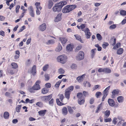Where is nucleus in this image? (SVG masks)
Instances as JSON below:
<instances>
[{
	"label": "nucleus",
	"mask_w": 126,
	"mask_h": 126,
	"mask_svg": "<svg viewBox=\"0 0 126 126\" xmlns=\"http://www.w3.org/2000/svg\"><path fill=\"white\" fill-rule=\"evenodd\" d=\"M29 90L31 93H34L35 92L34 90H35L32 88V87L31 88H30Z\"/></svg>",
	"instance_id": "58"
},
{
	"label": "nucleus",
	"mask_w": 126,
	"mask_h": 126,
	"mask_svg": "<svg viewBox=\"0 0 126 126\" xmlns=\"http://www.w3.org/2000/svg\"><path fill=\"white\" fill-rule=\"evenodd\" d=\"M54 43V42L53 40H49L47 42H46V43L47 45H49L51 44H53Z\"/></svg>",
	"instance_id": "37"
},
{
	"label": "nucleus",
	"mask_w": 126,
	"mask_h": 126,
	"mask_svg": "<svg viewBox=\"0 0 126 126\" xmlns=\"http://www.w3.org/2000/svg\"><path fill=\"white\" fill-rule=\"evenodd\" d=\"M60 41L62 44L64 46L67 41V39L64 37H60L59 38Z\"/></svg>",
	"instance_id": "7"
},
{
	"label": "nucleus",
	"mask_w": 126,
	"mask_h": 126,
	"mask_svg": "<svg viewBox=\"0 0 126 126\" xmlns=\"http://www.w3.org/2000/svg\"><path fill=\"white\" fill-rule=\"evenodd\" d=\"M110 114V110H107L105 111V117L107 118L108 117Z\"/></svg>",
	"instance_id": "29"
},
{
	"label": "nucleus",
	"mask_w": 126,
	"mask_h": 126,
	"mask_svg": "<svg viewBox=\"0 0 126 126\" xmlns=\"http://www.w3.org/2000/svg\"><path fill=\"white\" fill-rule=\"evenodd\" d=\"M5 73H4L3 71H0V77L5 76Z\"/></svg>",
	"instance_id": "57"
},
{
	"label": "nucleus",
	"mask_w": 126,
	"mask_h": 126,
	"mask_svg": "<svg viewBox=\"0 0 126 126\" xmlns=\"http://www.w3.org/2000/svg\"><path fill=\"white\" fill-rule=\"evenodd\" d=\"M117 99L119 103H122L123 101L124 98L122 96H120L117 97Z\"/></svg>",
	"instance_id": "22"
},
{
	"label": "nucleus",
	"mask_w": 126,
	"mask_h": 126,
	"mask_svg": "<svg viewBox=\"0 0 126 126\" xmlns=\"http://www.w3.org/2000/svg\"><path fill=\"white\" fill-rule=\"evenodd\" d=\"M74 36L76 37V39L77 40L79 41L81 43H83V41L82 39H81V37L78 34H77L74 35Z\"/></svg>",
	"instance_id": "16"
},
{
	"label": "nucleus",
	"mask_w": 126,
	"mask_h": 126,
	"mask_svg": "<svg viewBox=\"0 0 126 126\" xmlns=\"http://www.w3.org/2000/svg\"><path fill=\"white\" fill-rule=\"evenodd\" d=\"M56 101L57 104L58 105L61 106L63 105V104L60 101L59 99V98H57L56 99Z\"/></svg>",
	"instance_id": "43"
},
{
	"label": "nucleus",
	"mask_w": 126,
	"mask_h": 126,
	"mask_svg": "<svg viewBox=\"0 0 126 126\" xmlns=\"http://www.w3.org/2000/svg\"><path fill=\"white\" fill-rule=\"evenodd\" d=\"M85 100L83 98L78 99V102L79 104L80 105L83 104Z\"/></svg>",
	"instance_id": "25"
},
{
	"label": "nucleus",
	"mask_w": 126,
	"mask_h": 126,
	"mask_svg": "<svg viewBox=\"0 0 126 126\" xmlns=\"http://www.w3.org/2000/svg\"><path fill=\"white\" fill-rule=\"evenodd\" d=\"M25 28V26H22L18 31V32H22L24 30Z\"/></svg>",
	"instance_id": "53"
},
{
	"label": "nucleus",
	"mask_w": 126,
	"mask_h": 126,
	"mask_svg": "<svg viewBox=\"0 0 126 126\" xmlns=\"http://www.w3.org/2000/svg\"><path fill=\"white\" fill-rule=\"evenodd\" d=\"M71 94V93L69 92V91H67L65 90V96L68 100L70 98V95Z\"/></svg>",
	"instance_id": "17"
},
{
	"label": "nucleus",
	"mask_w": 126,
	"mask_h": 126,
	"mask_svg": "<svg viewBox=\"0 0 126 126\" xmlns=\"http://www.w3.org/2000/svg\"><path fill=\"white\" fill-rule=\"evenodd\" d=\"M46 28V26L45 23H43L40 25L39 27V29L42 31L45 30Z\"/></svg>",
	"instance_id": "8"
},
{
	"label": "nucleus",
	"mask_w": 126,
	"mask_h": 126,
	"mask_svg": "<svg viewBox=\"0 0 126 126\" xmlns=\"http://www.w3.org/2000/svg\"><path fill=\"white\" fill-rule=\"evenodd\" d=\"M94 102V99L93 97L90 98L89 100V103L90 104H93Z\"/></svg>",
	"instance_id": "44"
},
{
	"label": "nucleus",
	"mask_w": 126,
	"mask_h": 126,
	"mask_svg": "<svg viewBox=\"0 0 126 126\" xmlns=\"http://www.w3.org/2000/svg\"><path fill=\"white\" fill-rule=\"evenodd\" d=\"M54 99L52 98L50 101H49V104L51 106H52L53 105Z\"/></svg>",
	"instance_id": "48"
},
{
	"label": "nucleus",
	"mask_w": 126,
	"mask_h": 126,
	"mask_svg": "<svg viewBox=\"0 0 126 126\" xmlns=\"http://www.w3.org/2000/svg\"><path fill=\"white\" fill-rule=\"evenodd\" d=\"M20 6L19 5H17L16 7V13H17L19 12V10L20 8Z\"/></svg>",
	"instance_id": "52"
},
{
	"label": "nucleus",
	"mask_w": 126,
	"mask_h": 126,
	"mask_svg": "<svg viewBox=\"0 0 126 126\" xmlns=\"http://www.w3.org/2000/svg\"><path fill=\"white\" fill-rule=\"evenodd\" d=\"M32 88L35 90H37L40 89L41 87L39 84H35L32 87Z\"/></svg>",
	"instance_id": "15"
},
{
	"label": "nucleus",
	"mask_w": 126,
	"mask_h": 126,
	"mask_svg": "<svg viewBox=\"0 0 126 126\" xmlns=\"http://www.w3.org/2000/svg\"><path fill=\"white\" fill-rule=\"evenodd\" d=\"M45 80L47 81L49 79V75L46 74L45 75Z\"/></svg>",
	"instance_id": "47"
},
{
	"label": "nucleus",
	"mask_w": 126,
	"mask_h": 126,
	"mask_svg": "<svg viewBox=\"0 0 126 126\" xmlns=\"http://www.w3.org/2000/svg\"><path fill=\"white\" fill-rule=\"evenodd\" d=\"M45 86L47 88H49L50 87L51 84L50 83H47L45 84Z\"/></svg>",
	"instance_id": "59"
},
{
	"label": "nucleus",
	"mask_w": 126,
	"mask_h": 126,
	"mask_svg": "<svg viewBox=\"0 0 126 126\" xmlns=\"http://www.w3.org/2000/svg\"><path fill=\"white\" fill-rule=\"evenodd\" d=\"M109 104L111 107H113L114 105V102L112 99H109L108 100Z\"/></svg>",
	"instance_id": "11"
},
{
	"label": "nucleus",
	"mask_w": 126,
	"mask_h": 126,
	"mask_svg": "<svg viewBox=\"0 0 126 126\" xmlns=\"http://www.w3.org/2000/svg\"><path fill=\"white\" fill-rule=\"evenodd\" d=\"M74 89V86H69L68 88L65 90L67 91H69V92L71 93V92Z\"/></svg>",
	"instance_id": "28"
},
{
	"label": "nucleus",
	"mask_w": 126,
	"mask_h": 126,
	"mask_svg": "<svg viewBox=\"0 0 126 126\" xmlns=\"http://www.w3.org/2000/svg\"><path fill=\"white\" fill-rule=\"evenodd\" d=\"M47 112L46 110H41L38 112L39 115L41 116H44Z\"/></svg>",
	"instance_id": "12"
},
{
	"label": "nucleus",
	"mask_w": 126,
	"mask_h": 126,
	"mask_svg": "<svg viewBox=\"0 0 126 126\" xmlns=\"http://www.w3.org/2000/svg\"><path fill=\"white\" fill-rule=\"evenodd\" d=\"M59 96V99L62 102H63V99L64 98V96L63 94H59L58 95Z\"/></svg>",
	"instance_id": "41"
},
{
	"label": "nucleus",
	"mask_w": 126,
	"mask_h": 126,
	"mask_svg": "<svg viewBox=\"0 0 126 126\" xmlns=\"http://www.w3.org/2000/svg\"><path fill=\"white\" fill-rule=\"evenodd\" d=\"M82 47L80 45L78 46V47H77L76 48V50H80L81 48H82Z\"/></svg>",
	"instance_id": "64"
},
{
	"label": "nucleus",
	"mask_w": 126,
	"mask_h": 126,
	"mask_svg": "<svg viewBox=\"0 0 126 126\" xmlns=\"http://www.w3.org/2000/svg\"><path fill=\"white\" fill-rule=\"evenodd\" d=\"M62 14H58L55 19L54 21L56 22H57L60 21L61 19V16Z\"/></svg>",
	"instance_id": "9"
},
{
	"label": "nucleus",
	"mask_w": 126,
	"mask_h": 126,
	"mask_svg": "<svg viewBox=\"0 0 126 126\" xmlns=\"http://www.w3.org/2000/svg\"><path fill=\"white\" fill-rule=\"evenodd\" d=\"M31 38H29L28 39L26 42V44L27 45H28L30 43L31 41Z\"/></svg>",
	"instance_id": "63"
},
{
	"label": "nucleus",
	"mask_w": 126,
	"mask_h": 126,
	"mask_svg": "<svg viewBox=\"0 0 126 126\" xmlns=\"http://www.w3.org/2000/svg\"><path fill=\"white\" fill-rule=\"evenodd\" d=\"M76 6V5H67L63 8L62 12L64 13H69L75 9Z\"/></svg>",
	"instance_id": "2"
},
{
	"label": "nucleus",
	"mask_w": 126,
	"mask_h": 126,
	"mask_svg": "<svg viewBox=\"0 0 126 126\" xmlns=\"http://www.w3.org/2000/svg\"><path fill=\"white\" fill-rule=\"evenodd\" d=\"M62 111L63 114L64 115H66L68 112L67 108L66 107H63L62 109Z\"/></svg>",
	"instance_id": "21"
},
{
	"label": "nucleus",
	"mask_w": 126,
	"mask_h": 126,
	"mask_svg": "<svg viewBox=\"0 0 126 126\" xmlns=\"http://www.w3.org/2000/svg\"><path fill=\"white\" fill-rule=\"evenodd\" d=\"M9 112L7 111H5L4 113L3 117L5 119L9 118Z\"/></svg>",
	"instance_id": "19"
},
{
	"label": "nucleus",
	"mask_w": 126,
	"mask_h": 126,
	"mask_svg": "<svg viewBox=\"0 0 126 126\" xmlns=\"http://www.w3.org/2000/svg\"><path fill=\"white\" fill-rule=\"evenodd\" d=\"M48 90L46 88H44L42 89V93L43 94H45L48 93Z\"/></svg>",
	"instance_id": "32"
},
{
	"label": "nucleus",
	"mask_w": 126,
	"mask_h": 126,
	"mask_svg": "<svg viewBox=\"0 0 126 126\" xmlns=\"http://www.w3.org/2000/svg\"><path fill=\"white\" fill-rule=\"evenodd\" d=\"M62 49V47L60 43L58 44L57 47L56 48L55 50L59 52Z\"/></svg>",
	"instance_id": "23"
},
{
	"label": "nucleus",
	"mask_w": 126,
	"mask_h": 126,
	"mask_svg": "<svg viewBox=\"0 0 126 126\" xmlns=\"http://www.w3.org/2000/svg\"><path fill=\"white\" fill-rule=\"evenodd\" d=\"M123 51L124 50L123 48H120L117 50L116 53L118 55H121L123 53Z\"/></svg>",
	"instance_id": "20"
},
{
	"label": "nucleus",
	"mask_w": 126,
	"mask_h": 126,
	"mask_svg": "<svg viewBox=\"0 0 126 126\" xmlns=\"http://www.w3.org/2000/svg\"><path fill=\"white\" fill-rule=\"evenodd\" d=\"M118 121L117 118H114L113 120V123L115 125L116 124L117 122Z\"/></svg>",
	"instance_id": "45"
},
{
	"label": "nucleus",
	"mask_w": 126,
	"mask_h": 126,
	"mask_svg": "<svg viewBox=\"0 0 126 126\" xmlns=\"http://www.w3.org/2000/svg\"><path fill=\"white\" fill-rule=\"evenodd\" d=\"M112 95H111V97L112 98H114L115 97V95L118 94H119V92L117 89V90H114L112 92Z\"/></svg>",
	"instance_id": "14"
},
{
	"label": "nucleus",
	"mask_w": 126,
	"mask_h": 126,
	"mask_svg": "<svg viewBox=\"0 0 126 126\" xmlns=\"http://www.w3.org/2000/svg\"><path fill=\"white\" fill-rule=\"evenodd\" d=\"M49 67L48 64L45 65L43 67V71H46L48 68Z\"/></svg>",
	"instance_id": "36"
},
{
	"label": "nucleus",
	"mask_w": 126,
	"mask_h": 126,
	"mask_svg": "<svg viewBox=\"0 0 126 126\" xmlns=\"http://www.w3.org/2000/svg\"><path fill=\"white\" fill-rule=\"evenodd\" d=\"M11 65L12 67L14 69H16L18 67V65L17 64L15 63H11Z\"/></svg>",
	"instance_id": "30"
},
{
	"label": "nucleus",
	"mask_w": 126,
	"mask_h": 126,
	"mask_svg": "<svg viewBox=\"0 0 126 126\" xmlns=\"http://www.w3.org/2000/svg\"><path fill=\"white\" fill-rule=\"evenodd\" d=\"M36 10V13L37 15H39L40 14V12L39 10V8H37Z\"/></svg>",
	"instance_id": "62"
},
{
	"label": "nucleus",
	"mask_w": 126,
	"mask_h": 126,
	"mask_svg": "<svg viewBox=\"0 0 126 126\" xmlns=\"http://www.w3.org/2000/svg\"><path fill=\"white\" fill-rule=\"evenodd\" d=\"M30 9V15L32 17L34 16V12L33 11V9L32 6H30L29 7Z\"/></svg>",
	"instance_id": "10"
},
{
	"label": "nucleus",
	"mask_w": 126,
	"mask_h": 126,
	"mask_svg": "<svg viewBox=\"0 0 126 126\" xmlns=\"http://www.w3.org/2000/svg\"><path fill=\"white\" fill-rule=\"evenodd\" d=\"M0 35L2 36H4L5 35V32L2 31H0Z\"/></svg>",
	"instance_id": "60"
},
{
	"label": "nucleus",
	"mask_w": 126,
	"mask_h": 126,
	"mask_svg": "<svg viewBox=\"0 0 126 126\" xmlns=\"http://www.w3.org/2000/svg\"><path fill=\"white\" fill-rule=\"evenodd\" d=\"M52 97V95L51 94L47 96L43 97L42 99L43 101L46 102L50 100Z\"/></svg>",
	"instance_id": "6"
},
{
	"label": "nucleus",
	"mask_w": 126,
	"mask_h": 126,
	"mask_svg": "<svg viewBox=\"0 0 126 126\" xmlns=\"http://www.w3.org/2000/svg\"><path fill=\"white\" fill-rule=\"evenodd\" d=\"M84 54L82 51H80L78 55L76 57V60H80L83 59L84 57Z\"/></svg>",
	"instance_id": "4"
},
{
	"label": "nucleus",
	"mask_w": 126,
	"mask_h": 126,
	"mask_svg": "<svg viewBox=\"0 0 126 126\" xmlns=\"http://www.w3.org/2000/svg\"><path fill=\"white\" fill-rule=\"evenodd\" d=\"M67 57L64 55H62L58 56L57 58V60L61 63L64 64L67 61Z\"/></svg>",
	"instance_id": "3"
},
{
	"label": "nucleus",
	"mask_w": 126,
	"mask_h": 126,
	"mask_svg": "<svg viewBox=\"0 0 126 126\" xmlns=\"http://www.w3.org/2000/svg\"><path fill=\"white\" fill-rule=\"evenodd\" d=\"M68 110L69 112L71 114L73 113V110L72 108L70 106H68L67 107Z\"/></svg>",
	"instance_id": "34"
},
{
	"label": "nucleus",
	"mask_w": 126,
	"mask_h": 126,
	"mask_svg": "<svg viewBox=\"0 0 126 126\" xmlns=\"http://www.w3.org/2000/svg\"><path fill=\"white\" fill-rule=\"evenodd\" d=\"M85 75L83 74L81 76L78 77L77 78V80L79 82H80L83 80V78L84 77Z\"/></svg>",
	"instance_id": "18"
},
{
	"label": "nucleus",
	"mask_w": 126,
	"mask_h": 126,
	"mask_svg": "<svg viewBox=\"0 0 126 126\" xmlns=\"http://www.w3.org/2000/svg\"><path fill=\"white\" fill-rule=\"evenodd\" d=\"M71 68L73 69H75L77 68V66L76 64H73L71 66Z\"/></svg>",
	"instance_id": "50"
},
{
	"label": "nucleus",
	"mask_w": 126,
	"mask_h": 126,
	"mask_svg": "<svg viewBox=\"0 0 126 126\" xmlns=\"http://www.w3.org/2000/svg\"><path fill=\"white\" fill-rule=\"evenodd\" d=\"M120 14L122 16L126 15V11L124 10H121L120 12Z\"/></svg>",
	"instance_id": "40"
},
{
	"label": "nucleus",
	"mask_w": 126,
	"mask_h": 126,
	"mask_svg": "<svg viewBox=\"0 0 126 126\" xmlns=\"http://www.w3.org/2000/svg\"><path fill=\"white\" fill-rule=\"evenodd\" d=\"M96 50V49H92L91 51V58H93L95 55V51Z\"/></svg>",
	"instance_id": "24"
},
{
	"label": "nucleus",
	"mask_w": 126,
	"mask_h": 126,
	"mask_svg": "<svg viewBox=\"0 0 126 126\" xmlns=\"http://www.w3.org/2000/svg\"><path fill=\"white\" fill-rule=\"evenodd\" d=\"M116 26L115 24H113L111 25L110 27V29H113L116 28Z\"/></svg>",
	"instance_id": "54"
},
{
	"label": "nucleus",
	"mask_w": 126,
	"mask_h": 126,
	"mask_svg": "<svg viewBox=\"0 0 126 126\" xmlns=\"http://www.w3.org/2000/svg\"><path fill=\"white\" fill-rule=\"evenodd\" d=\"M98 71H111L110 70L107 68H105L103 69L102 68H99Z\"/></svg>",
	"instance_id": "35"
},
{
	"label": "nucleus",
	"mask_w": 126,
	"mask_h": 126,
	"mask_svg": "<svg viewBox=\"0 0 126 126\" xmlns=\"http://www.w3.org/2000/svg\"><path fill=\"white\" fill-rule=\"evenodd\" d=\"M77 96L78 98V99H81L83 98L82 93H77Z\"/></svg>",
	"instance_id": "27"
},
{
	"label": "nucleus",
	"mask_w": 126,
	"mask_h": 126,
	"mask_svg": "<svg viewBox=\"0 0 126 126\" xmlns=\"http://www.w3.org/2000/svg\"><path fill=\"white\" fill-rule=\"evenodd\" d=\"M53 2L52 0H49L48 2V9H50L52 7Z\"/></svg>",
	"instance_id": "13"
},
{
	"label": "nucleus",
	"mask_w": 126,
	"mask_h": 126,
	"mask_svg": "<svg viewBox=\"0 0 126 126\" xmlns=\"http://www.w3.org/2000/svg\"><path fill=\"white\" fill-rule=\"evenodd\" d=\"M61 82V80L59 81L58 82H57L55 85V86L56 87H58Z\"/></svg>",
	"instance_id": "51"
},
{
	"label": "nucleus",
	"mask_w": 126,
	"mask_h": 126,
	"mask_svg": "<svg viewBox=\"0 0 126 126\" xmlns=\"http://www.w3.org/2000/svg\"><path fill=\"white\" fill-rule=\"evenodd\" d=\"M83 94L84 96L85 97L88 96L89 95L88 92L86 91H83Z\"/></svg>",
	"instance_id": "49"
},
{
	"label": "nucleus",
	"mask_w": 126,
	"mask_h": 126,
	"mask_svg": "<svg viewBox=\"0 0 126 126\" xmlns=\"http://www.w3.org/2000/svg\"><path fill=\"white\" fill-rule=\"evenodd\" d=\"M102 94V93L101 92H97L95 94V96L97 98H99V96Z\"/></svg>",
	"instance_id": "38"
},
{
	"label": "nucleus",
	"mask_w": 126,
	"mask_h": 126,
	"mask_svg": "<svg viewBox=\"0 0 126 126\" xmlns=\"http://www.w3.org/2000/svg\"><path fill=\"white\" fill-rule=\"evenodd\" d=\"M66 49L68 51H71L72 50V48L71 44H69L67 46Z\"/></svg>",
	"instance_id": "26"
},
{
	"label": "nucleus",
	"mask_w": 126,
	"mask_h": 126,
	"mask_svg": "<svg viewBox=\"0 0 126 126\" xmlns=\"http://www.w3.org/2000/svg\"><path fill=\"white\" fill-rule=\"evenodd\" d=\"M101 103L99 104L98 106V107H97V108L95 111V112L96 113H98V111L99 110L100 108L101 107Z\"/></svg>",
	"instance_id": "55"
},
{
	"label": "nucleus",
	"mask_w": 126,
	"mask_h": 126,
	"mask_svg": "<svg viewBox=\"0 0 126 126\" xmlns=\"http://www.w3.org/2000/svg\"><path fill=\"white\" fill-rule=\"evenodd\" d=\"M85 33V35L87 39L90 38L92 34L90 32V30L88 28H86L85 29V31H84Z\"/></svg>",
	"instance_id": "5"
},
{
	"label": "nucleus",
	"mask_w": 126,
	"mask_h": 126,
	"mask_svg": "<svg viewBox=\"0 0 126 126\" xmlns=\"http://www.w3.org/2000/svg\"><path fill=\"white\" fill-rule=\"evenodd\" d=\"M40 3L39 2H36L35 4V5L36 6V8H39V7L40 5Z\"/></svg>",
	"instance_id": "61"
},
{
	"label": "nucleus",
	"mask_w": 126,
	"mask_h": 126,
	"mask_svg": "<svg viewBox=\"0 0 126 126\" xmlns=\"http://www.w3.org/2000/svg\"><path fill=\"white\" fill-rule=\"evenodd\" d=\"M81 29L83 31H84L85 29H84V28L85 27V24H82L81 25Z\"/></svg>",
	"instance_id": "46"
},
{
	"label": "nucleus",
	"mask_w": 126,
	"mask_h": 126,
	"mask_svg": "<svg viewBox=\"0 0 126 126\" xmlns=\"http://www.w3.org/2000/svg\"><path fill=\"white\" fill-rule=\"evenodd\" d=\"M109 45V44L108 43L105 42L103 44L102 47L103 48L105 49Z\"/></svg>",
	"instance_id": "39"
},
{
	"label": "nucleus",
	"mask_w": 126,
	"mask_h": 126,
	"mask_svg": "<svg viewBox=\"0 0 126 126\" xmlns=\"http://www.w3.org/2000/svg\"><path fill=\"white\" fill-rule=\"evenodd\" d=\"M96 37L99 40H101L102 38L101 35L99 33H97L96 34Z\"/></svg>",
	"instance_id": "42"
},
{
	"label": "nucleus",
	"mask_w": 126,
	"mask_h": 126,
	"mask_svg": "<svg viewBox=\"0 0 126 126\" xmlns=\"http://www.w3.org/2000/svg\"><path fill=\"white\" fill-rule=\"evenodd\" d=\"M67 2L65 1H61L59 2L56 4L54 6L53 8V11L60 12L61 10L62 7L64 5H65Z\"/></svg>",
	"instance_id": "1"
},
{
	"label": "nucleus",
	"mask_w": 126,
	"mask_h": 126,
	"mask_svg": "<svg viewBox=\"0 0 126 126\" xmlns=\"http://www.w3.org/2000/svg\"><path fill=\"white\" fill-rule=\"evenodd\" d=\"M121 46V44L120 42H118L117 43L115 46L113 47V49H115L118 48L119 47H120Z\"/></svg>",
	"instance_id": "31"
},
{
	"label": "nucleus",
	"mask_w": 126,
	"mask_h": 126,
	"mask_svg": "<svg viewBox=\"0 0 126 126\" xmlns=\"http://www.w3.org/2000/svg\"><path fill=\"white\" fill-rule=\"evenodd\" d=\"M104 122H110L111 120V118H108L106 119H104Z\"/></svg>",
	"instance_id": "56"
},
{
	"label": "nucleus",
	"mask_w": 126,
	"mask_h": 126,
	"mask_svg": "<svg viewBox=\"0 0 126 126\" xmlns=\"http://www.w3.org/2000/svg\"><path fill=\"white\" fill-rule=\"evenodd\" d=\"M21 105H18L16 108V111L17 112H20V110L21 109Z\"/></svg>",
	"instance_id": "33"
}]
</instances>
